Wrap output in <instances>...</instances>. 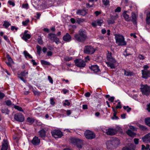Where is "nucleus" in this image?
I'll list each match as a JSON object with an SVG mask.
<instances>
[{
    "label": "nucleus",
    "instance_id": "1",
    "mask_svg": "<svg viewBox=\"0 0 150 150\" xmlns=\"http://www.w3.org/2000/svg\"><path fill=\"white\" fill-rule=\"evenodd\" d=\"M78 33V34L74 35L75 39L79 42H84L87 38V33L86 31L84 29H80Z\"/></svg>",
    "mask_w": 150,
    "mask_h": 150
},
{
    "label": "nucleus",
    "instance_id": "2",
    "mask_svg": "<svg viewBox=\"0 0 150 150\" xmlns=\"http://www.w3.org/2000/svg\"><path fill=\"white\" fill-rule=\"evenodd\" d=\"M107 60L105 63L108 67H110L111 69H114L115 68L116 61L112 57V53L108 51L106 54Z\"/></svg>",
    "mask_w": 150,
    "mask_h": 150
},
{
    "label": "nucleus",
    "instance_id": "3",
    "mask_svg": "<svg viewBox=\"0 0 150 150\" xmlns=\"http://www.w3.org/2000/svg\"><path fill=\"white\" fill-rule=\"evenodd\" d=\"M116 42L119 46H125L127 44V42L125 40L124 37L122 35L117 34L115 35Z\"/></svg>",
    "mask_w": 150,
    "mask_h": 150
},
{
    "label": "nucleus",
    "instance_id": "4",
    "mask_svg": "<svg viewBox=\"0 0 150 150\" xmlns=\"http://www.w3.org/2000/svg\"><path fill=\"white\" fill-rule=\"evenodd\" d=\"M120 140L116 139L112 141H108L106 143L107 147L109 149H112L114 145H117L120 144Z\"/></svg>",
    "mask_w": 150,
    "mask_h": 150
},
{
    "label": "nucleus",
    "instance_id": "5",
    "mask_svg": "<svg viewBox=\"0 0 150 150\" xmlns=\"http://www.w3.org/2000/svg\"><path fill=\"white\" fill-rule=\"evenodd\" d=\"M141 88V91L143 95L148 96L150 94V87L147 85H142Z\"/></svg>",
    "mask_w": 150,
    "mask_h": 150
},
{
    "label": "nucleus",
    "instance_id": "6",
    "mask_svg": "<svg viewBox=\"0 0 150 150\" xmlns=\"http://www.w3.org/2000/svg\"><path fill=\"white\" fill-rule=\"evenodd\" d=\"M76 65L80 68H83L86 65L85 62L81 59H77L74 60Z\"/></svg>",
    "mask_w": 150,
    "mask_h": 150
},
{
    "label": "nucleus",
    "instance_id": "7",
    "mask_svg": "<svg viewBox=\"0 0 150 150\" xmlns=\"http://www.w3.org/2000/svg\"><path fill=\"white\" fill-rule=\"evenodd\" d=\"M28 74V71L26 70H25L20 73H18L17 74L18 77L25 83L26 82L25 79L27 77Z\"/></svg>",
    "mask_w": 150,
    "mask_h": 150
},
{
    "label": "nucleus",
    "instance_id": "8",
    "mask_svg": "<svg viewBox=\"0 0 150 150\" xmlns=\"http://www.w3.org/2000/svg\"><path fill=\"white\" fill-rule=\"evenodd\" d=\"M96 50L91 46H86L84 50V52L87 54H92Z\"/></svg>",
    "mask_w": 150,
    "mask_h": 150
},
{
    "label": "nucleus",
    "instance_id": "9",
    "mask_svg": "<svg viewBox=\"0 0 150 150\" xmlns=\"http://www.w3.org/2000/svg\"><path fill=\"white\" fill-rule=\"evenodd\" d=\"M72 142L77 147L79 148H81L83 144V142L79 139H72L71 140Z\"/></svg>",
    "mask_w": 150,
    "mask_h": 150
},
{
    "label": "nucleus",
    "instance_id": "10",
    "mask_svg": "<svg viewBox=\"0 0 150 150\" xmlns=\"http://www.w3.org/2000/svg\"><path fill=\"white\" fill-rule=\"evenodd\" d=\"M84 135L87 139H93L95 137V134L94 133L89 130L86 131L84 133Z\"/></svg>",
    "mask_w": 150,
    "mask_h": 150
},
{
    "label": "nucleus",
    "instance_id": "11",
    "mask_svg": "<svg viewBox=\"0 0 150 150\" xmlns=\"http://www.w3.org/2000/svg\"><path fill=\"white\" fill-rule=\"evenodd\" d=\"M51 134L55 138H60L62 135V132L59 130H54L51 132Z\"/></svg>",
    "mask_w": 150,
    "mask_h": 150
},
{
    "label": "nucleus",
    "instance_id": "12",
    "mask_svg": "<svg viewBox=\"0 0 150 150\" xmlns=\"http://www.w3.org/2000/svg\"><path fill=\"white\" fill-rule=\"evenodd\" d=\"M14 118L15 120L20 122H22L24 120V117L20 113H17L15 115Z\"/></svg>",
    "mask_w": 150,
    "mask_h": 150
},
{
    "label": "nucleus",
    "instance_id": "13",
    "mask_svg": "<svg viewBox=\"0 0 150 150\" xmlns=\"http://www.w3.org/2000/svg\"><path fill=\"white\" fill-rule=\"evenodd\" d=\"M142 140L144 142L146 143H150V133L145 135L142 138Z\"/></svg>",
    "mask_w": 150,
    "mask_h": 150
},
{
    "label": "nucleus",
    "instance_id": "14",
    "mask_svg": "<svg viewBox=\"0 0 150 150\" xmlns=\"http://www.w3.org/2000/svg\"><path fill=\"white\" fill-rule=\"evenodd\" d=\"M103 22V21L102 19H99L93 22L92 23V25L94 27H96L97 25L101 26Z\"/></svg>",
    "mask_w": 150,
    "mask_h": 150
},
{
    "label": "nucleus",
    "instance_id": "15",
    "mask_svg": "<svg viewBox=\"0 0 150 150\" xmlns=\"http://www.w3.org/2000/svg\"><path fill=\"white\" fill-rule=\"evenodd\" d=\"M32 144L34 145H38L40 142V140L38 137L35 136L31 141Z\"/></svg>",
    "mask_w": 150,
    "mask_h": 150
},
{
    "label": "nucleus",
    "instance_id": "16",
    "mask_svg": "<svg viewBox=\"0 0 150 150\" xmlns=\"http://www.w3.org/2000/svg\"><path fill=\"white\" fill-rule=\"evenodd\" d=\"M8 148V143L6 139H4L2 142L1 150H7Z\"/></svg>",
    "mask_w": 150,
    "mask_h": 150
},
{
    "label": "nucleus",
    "instance_id": "17",
    "mask_svg": "<svg viewBox=\"0 0 150 150\" xmlns=\"http://www.w3.org/2000/svg\"><path fill=\"white\" fill-rule=\"evenodd\" d=\"M28 32V30H25L22 37V39L25 41H26L28 39H30L31 37L30 35V34L27 33Z\"/></svg>",
    "mask_w": 150,
    "mask_h": 150
},
{
    "label": "nucleus",
    "instance_id": "18",
    "mask_svg": "<svg viewBox=\"0 0 150 150\" xmlns=\"http://www.w3.org/2000/svg\"><path fill=\"white\" fill-rule=\"evenodd\" d=\"M142 77L146 79L150 76V70L149 71H142Z\"/></svg>",
    "mask_w": 150,
    "mask_h": 150
},
{
    "label": "nucleus",
    "instance_id": "19",
    "mask_svg": "<svg viewBox=\"0 0 150 150\" xmlns=\"http://www.w3.org/2000/svg\"><path fill=\"white\" fill-rule=\"evenodd\" d=\"M105 133L108 135H113L116 133V131L114 129L109 128L105 129Z\"/></svg>",
    "mask_w": 150,
    "mask_h": 150
},
{
    "label": "nucleus",
    "instance_id": "20",
    "mask_svg": "<svg viewBox=\"0 0 150 150\" xmlns=\"http://www.w3.org/2000/svg\"><path fill=\"white\" fill-rule=\"evenodd\" d=\"M90 69L95 73H97L100 71L97 65L91 66Z\"/></svg>",
    "mask_w": 150,
    "mask_h": 150
},
{
    "label": "nucleus",
    "instance_id": "21",
    "mask_svg": "<svg viewBox=\"0 0 150 150\" xmlns=\"http://www.w3.org/2000/svg\"><path fill=\"white\" fill-rule=\"evenodd\" d=\"M129 12L127 11H125L123 13V16L125 21H129L130 20V17L129 16Z\"/></svg>",
    "mask_w": 150,
    "mask_h": 150
},
{
    "label": "nucleus",
    "instance_id": "22",
    "mask_svg": "<svg viewBox=\"0 0 150 150\" xmlns=\"http://www.w3.org/2000/svg\"><path fill=\"white\" fill-rule=\"evenodd\" d=\"M63 39L65 41L68 42L71 40V37L69 33H67L63 36Z\"/></svg>",
    "mask_w": 150,
    "mask_h": 150
},
{
    "label": "nucleus",
    "instance_id": "23",
    "mask_svg": "<svg viewBox=\"0 0 150 150\" xmlns=\"http://www.w3.org/2000/svg\"><path fill=\"white\" fill-rule=\"evenodd\" d=\"M39 135L41 137H45L46 135V132L44 129L40 130L38 132Z\"/></svg>",
    "mask_w": 150,
    "mask_h": 150
},
{
    "label": "nucleus",
    "instance_id": "24",
    "mask_svg": "<svg viewBox=\"0 0 150 150\" xmlns=\"http://www.w3.org/2000/svg\"><path fill=\"white\" fill-rule=\"evenodd\" d=\"M86 14V12L85 10H78L76 12L77 15L85 16Z\"/></svg>",
    "mask_w": 150,
    "mask_h": 150
},
{
    "label": "nucleus",
    "instance_id": "25",
    "mask_svg": "<svg viewBox=\"0 0 150 150\" xmlns=\"http://www.w3.org/2000/svg\"><path fill=\"white\" fill-rule=\"evenodd\" d=\"M57 37L56 35L53 33H50L48 34V38L51 40H54Z\"/></svg>",
    "mask_w": 150,
    "mask_h": 150
},
{
    "label": "nucleus",
    "instance_id": "26",
    "mask_svg": "<svg viewBox=\"0 0 150 150\" xmlns=\"http://www.w3.org/2000/svg\"><path fill=\"white\" fill-rule=\"evenodd\" d=\"M126 133L128 135L132 137H134L136 135V134L132 132L130 129H128Z\"/></svg>",
    "mask_w": 150,
    "mask_h": 150
},
{
    "label": "nucleus",
    "instance_id": "27",
    "mask_svg": "<svg viewBox=\"0 0 150 150\" xmlns=\"http://www.w3.org/2000/svg\"><path fill=\"white\" fill-rule=\"evenodd\" d=\"M131 17V21L134 23H135L137 20V16L136 14L134 13H132Z\"/></svg>",
    "mask_w": 150,
    "mask_h": 150
},
{
    "label": "nucleus",
    "instance_id": "28",
    "mask_svg": "<svg viewBox=\"0 0 150 150\" xmlns=\"http://www.w3.org/2000/svg\"><path fill=\"white\" fill-rule=\"evenodd\" d=\"M11 25V24L9 22L5 21L4 22L3 26L6 28H7Z\"/></svg>",
    "mask_w": 150,
    "mask_h": 150
},
{
    "label": "nucleus",
    "instance_id": "29",
    "mask_svg": "<svg viewBox=\"0 0 150 150\" xmlns=\"http://www.w3.org/2000/svg\"><path fill=\"white\" fill-rule=\"evenodd\" d=\"M30 88L33 92L34 94L35 95L39 96L40 94V92L35 90L33 87H30Z\"/></svg>",
    "mask_w": 150,
    "mask_h": 150
},
{
    "label": "nucleus",
    "instance_id": "30",
    "mask_svg": "<svg viewBox=\"0 0 150 150\" xmlns=\"http://www.w3.org/2000/svg\"><path fill=\"white\" fill-rule=\"evenodd\" d=\"M146 23L147 24H150V12L147 14L146 18Z\"/></svg>",
    "mask_w": 150,
    "mask_h": 150
},
{
    "label": "nucleus",
    "instance_id": "31",
    "mask_svg": "<svg viewBox=\"0 0 150 150\" xmlns=\"http://www.w3.org/2000/svg\"><path fill=\"white\" fill-rule=\"evenodd\" d=\"M41 62L42 65H50L51 64L49 62L44 60H41Z\"/></svg>",
    "mask_w": 150,
    "mask_h": 150
},
{
    "label": "nucleus",
    "instance_id": "32",
    "mask_svg": "<svg viewBox=\"0 0 150 150\" xmlns=\"http://www.w3.org/2000/svg\"><path fill=\"white\" fill-rule=\"evenodd\" d=\"M34 121V118L30 117H28L27 119V122L29 124H33Z\"/></svg>",
    "mask_w": 150,
    "mask_h": 150
},
{
    "label": "nucleus",
    "instance_id": "33",
    "mask_svg": "<svg viewBox=\"0 0 150 150\" xmlns=\"http://www.w3.org/2000/svg\"><path fill=\"white\" fill-rule=\"evenodd\" d=\"M124 74L127 76H131L132 75L133 73L129 71H126L125 70Z\"/></svg>",
    "mask_w": 150,
    "mask_h": 150
},
{
    "label": "nucleus",
    "instance_id": "34",
    "mask_svg": "<svg viewBox=\"0 0 150 150\" xmlns=\"http://www.w3.org/2000/svg\"><path fill=\"white\" fill-rule=\"evenodd\" d=\"M145 122L147 125L150 127V117L146 118L145 120Z\"/></svg>",
    "mask_w": 150,
    "mask_h": 150
},
{
    "label": "nucleus",
    "instance_id": "35",
    "mask_svg": "<svg viewBox=\"0 0 150 150\" xmlns=\"http://www.w3.org/2000/svg\"><path fill=\"white\" fill-rule=\"evenodd\" d=\"M1 112L3 113L8 114H9V111L7 108H4L1 110Z\"/></svg>",
    "mask_w": 150,
    "mask_h": 150
},
{
    "label": "nucleus",
    "instance_id": "36",
    "mask_svg": "<svg viewBox=\"0 0 150 150\" xmlns=\"http://www.w3.org/2000/svg\"><path fill=\"white\" fill-rule=\"evenodd\" d=\"M24 54L26 58L28 57L30 58H32V57L28 53V52L25 51L24 52Z\"/></svg>",
    "mask_w": 150,
    "mask_h": 150
},
{
    "label": "nucleus",
    "instance_id": "37",
    "mask_svg": "<svg viewBox=\"0 0 150 150\" xmlns=\"http://www.w3.org/2000/svg\"><path fill=\"white\" fill-rule=\"evenodd\" d=\"M122 150H134V149L133 148L125 146L122 148Z\"/></svg>",
    "mask_w": 150,
    "mask_h": 150
},
{
    "label": "nucleus",
    "instance_id": "38",
    "mask_svg": "<svg viewBox=\"0 0 150 150\" xmlns=\"http://www.w3.org/2000/svg\"><path fill=\"white\" fill-rule=\"evenodd\" d=\"M111 19L109 20L108 21L109 24H112L115 23V20L113 19V18H111Z\"/></svg>",
    "mask_w": 150,
    "mask_h": 150
},
{
    "label": "nucleus",
    "instance_id": "39",
    "mask_svg": "<svg viewBox=\"0 0 150 150\" xmlns=\"http://www.w3.org/2000/svg\"><path fill=\"white\" fill-rule=\"evenodd\" d=\"M84 21H85V20L83 18H79L76 21V22L79 24H81Z\"/></svg>",
    "mask_w": 150,
    "mask_h": 150
},
{
    "label": "nucleus",
    "instance_id": "40",
    "mask_svg": "<svg viewBox=\"0 0 150 150\" xmlns=\"http://www.w3.org/2000/svg\"><path fill=\"white\" fill-rule=\"evenodd\" d=\"M36 48L37 50L38 53L39 54H40L42 49L41 47L39 45H36Z\"/></svg>",
    "mask_w": 150,
    "mask_h": 150
},
{
    "label": "nucleus",
    "instance_id": "41",
    "mask_svg": "<svg viewBox=\"0 0 150 150\" xmlns=\"http://www.w3.org/2000/svg\"><path fill=\"white\" fill-rule=\"evenodd\" d=\"M14 108L15 109L17 110L20 111H23V109L22 108L17 105H15Z\"/></svg>",
    "mask_w": 150,
    "mask_h": 150
},
{
    "label": "nucleus",
    "instance_id": "42",
    "mask_svg": "<svg viewBox=\"0 0 150 150\" xmlns=\"http://www.w3.org/2000/svg\"><path fill=\"white\" fill-rule=\"evenodd\" d=\"M123 108L124 109L126 110L127 112H129L131 110V108H129L128 106H123Z\"/></svg>",
    "mask_w": 150,
    "mask_h": 150
},
{
    "label": "nucleus",
    "instance_id": "43",
    "mask_svg": "<svg viewBox=\"0 0 150 150\" xmlns=\"http://www.w3.org/2000/svg\"><path fill=\"white\" fill-rule=\"evenodd\" d=\"M111 18H113L115 20L117 19L118 17V15L117 13H115L113 16H110Z\"/></svg>",
    "mask_w": 150,
    "mask_h": 150
},
{
    "label": "nucleus",
    "instance_id": "44",
    "mask_svg": "<svg viewBox=\"0 0 150 150\" xmlns=\"http://www.w3.org/2000/svg\"><path fill=\"white\" fill-rule=\"evenodd\" d=\"M103 4L105 6H107L109 4V0H102Z\"/></svg>",
    "mask_w": 150,
    "mask_h": 150
},
{
    "label": "nucleus",
    "instance_id": "45",
    "mask_svg": "<svg viewBox=\"0 0 150 150\" xmlns=\"http://www.w3.org/2000/svg\"><path fill=\"white\" fill-rule=\"evenodd\" d=\"M29 22V19H27L25 20L24 21H23L22 22V24L24 26H26L27 25L28 23Z\"/></svg>",
    "mask_w": 150,
    "mask_h": 150
},
{
    "label": "nucleus",
    "instance_id": "46",
    "mask_svg": "<svg viewBox=\"0 0 150 150\" xmlns=\"http://www.w3.org/2000/svg\"><path fill=\"white\" fill-rule=\"evenodd\" d=\"M143 68H144V69L142 70V71L149 70H147V69L149 68V67L148 66V65H144L143 66Z\"/></svg>",
    "mask_w": 150,
    "mask_h": 150
},
{
    "label": "nucleus",
    "instance_id": "47",
    "mask_svg": "<svg viewBox=\"0 0 150 150\" xmlns=\"http://www.w3.org/2000/svg\"><path fill=\"white\" fill-rule=\"evenodd\" d=\"M122 108V106L121 104V103L120 102H118L117 105L116 107V109L119 108Z\"/></svg>",
    "mask_w": 150,
    "mask_h": 150
},
{
    "label": "nucleus",
    "instance_id": "48",
    "mask_svg": "<svg viewBox=\"0 0 150 150\" xmlns=\"http://www.w3.org/2000/svg\"><path fill=\"white\" fill-rule=\"evenodd\" d=\"M139 127L142 130H146L147 129L146 127L145 126L143 125H140Z\"/></svg>",
    "mask_w": 150,
    "mask_h": 150
},
{
    "label": "nucleus",
    "instance_id": "49",
    "mask_svg": "<svg viewBox=\"0 0 150 150\" xmlns=\"http://www.w3.org/2000/svg\"><path fill=\"white\" fill-rule=\"evenodd\" d=\"M53 41L57 44H58L60 43L59 39L57 37Z\"/></svg>",
    "mask_w": 150,
    "mask_h": 150
},
{
    "label": "nucleus",
    "instance_id": "50",
    "mask_svg": "<svg viewBox=\"0 0 150 150\" xmlns=\"http://www.w3.org/2000/svg\"><path fill=\"white\" fill-rule=\"evenodd\" d=\"M38 42L40 45H42L43 44V41L41 38H39L38 39Z\"/></svg>",
    "mask_w": 150,
    "mask_h": 150
},
{
    "label": "nucleus",
    "instance_id": "51",
    "mask_svg": "<svg viewBox=\"0 0 150 150\" xmlns=\"http://www.w3.org/2000/svg\"><path fill=\"white\" fill-rule=\"evenodd\" d=\"M64 60L67 61H69L72 59L71 57H64Z\"/></svg>",
    "mask_w": 150,
    "mask_h": 150
},
{
    "label": "nucleus",
    "instance_id": "52",
    "mask_svg": "<svg viewBox=\"0 0 150 150\" xmlns=\"http://www.w3.org/2000/svg\"><path fill=\"white\" fill-rule=\"evenodd\" d=\"M8 3L11 5H12L13 6H15V4L13 1L11 0H9L8 1Z\"/></svg>",
    "mask_w": 150,
    "mask_h": 150
},
{
    "label": "nucleus",
    "instance_id": "53",
    "mask_svg": "<svg viewBox=\"0 0 150 150\" xmlns=\"http://www.w3.org/2000/svg\"><path fill=\"white\" fill-rule=\"evenodd\" d=\"M48 80H49V81L51 84H52L53 83V79L50 76H48Z\"/></svg>",
    "mask_w": 150,
    "mask_h": 150
},
{
    "label": "nucleus",
    "instance_id": "54",
    "mask_svg": "<svg viewBox=\"0 0 150 150\" xmlns=\"http://www.w3.org/2000/svg\"><path fill=\"white\" fill-rule=\"evenodd\" d=\"M50 103L52 105H54L55 104V102L53 98H51L50 99Z\"/></svg>",
    "mask_w": 150,
    "mask_h": 150
},
{
    "label": "nucleus",
    "instance_id": "55",
    "mask_svg": "<svg viewBox=\"0 0 150 150\" xmlns=\"http://www.w3.org/2000/svg\"><path fill=\"white\" fill-rule=\"evenodd\" d=\"M22 7L23 8L28 9V4H23L22 5Z\"/></svg>",
    "mask_w": 150,
    "mask_h": 150
},
{
    "label": "nucleus",
    "instance_id": "56",
    "mask_svg": "<svg viewBox=\"0 0 150 150\" xmlns=\"http://www.w3.org/2000/svg\"><path fill=\"white\" fill-rule=\"evenodd\" d=\"M62 111L63 112H66L67 114L68 115H69L71 114V112L69 110H63Z\"/></svg>",
    "mask_w": 150,
    "mask_h": 150
},
{
    "label": "nucleus",
    "instance_id": "57",
    "mask_svg": "<svg viewBox=\"0 0 150 150\" xmlns=\"http://www.w3.org/2000/svg\"><path fill=\"white\" fill-rule=\"evenodd\" d=\"M70 105V103L67 100H65V102L64 103V105L69 106Z\"/></svg>",
    "mask_w": 150,
    "mask_h": 150
},
{
    "label": "nucleus",
    "instance_id": "58",
    "mask_svg": "<svg viewBox=\"0 0 150 150\" xmlns=\"http://www.w3.org/2000/svg\"><path fill=\"white\" fill-rule=\"evenodd\" d=\"M6 104L9 106L11 105H12V103L11 101L10 100H8L5 102Z\"/></svg>",
    "mask_w": 150,
    "mask_h": 150
},
{
    "label": "nucleus",
    "instance_id": "59",
    "mask_svg": "<svg viewBox=\"0 0 150 150\" xmlns=\"http://www.w3.org/2000/svg\"><path fill=\"white\" fill-rule=\"evenodd\" d=\"M139 139H138L135 138L134 139V141L135 144L137 145L138 144Z\"/></svg>",
    "mask_w": 150,
    "mask_h": 150
},
{
    "label": "nucleus",
    "instance_id": "60",
    "mask_svg": "<svg viewBox=\"0 0 150 150\" xmlns=\"http://www.w3.org/2000/svg\"><path fill=\"white\" fill-rule=\"evenodd\" d=\"M129 128L131 130L134 131H136L137 129L135 127H133L132 126H129Z\"/></svg>",
    "mask_w": 150,
    "mask_h": 150
},
{
    "label": "nucleus",
    "instance_id": "61",
    "mask_svg": "<svg viewBox=\"0 0 150 150\" xmlns=\"http://www.w3.org/2000/svg\"><path fill=\"white\" fill-rule=\"evenodd\" d=\"M116 112H114L113 113V117H112V119H117L118 117L116 116Z\"/></svg>",
    "mask_w": 150,
    "mask_h": 150
},
{
    "label": "nucleus",
    "instance_id": "62",
    "mask_svg": "<svg viewBox=\"0 0 150 150\" xmlns=\"http://www.w3.org/2000/svg\"><path fill=\"white\" fill-rule=\"evenodd\" d=\"M121 11V8L120 7H117L115 10V12H120Z\"/></svg>",
    "mask_w": 150,
    "mask_h": 150
},
{
    "label": "nucleus",
    "instance_id": "63",
    "mask_svg": "<svg viewBox=\"0 0 150 150\" xmlns=\"http://www.w3.org/2000/svg\"><path fill=\"white\" fill-rule=\"evenodd\" d=\"M115 98L114 97H111L109 98L108 99V100L110 101L111 102H112L114 100Z\"/></svg>",
    "mask_w": 150,
    "mask_h": 150
},
{
    "label": "nucleus",
    "instance_id": "64",
    "mask_svg": "<svg viewBox=\"0 0 150 150\" xmlns=\"http://www.w3.org/2000/svg\"><path fill=\"white\" fill-rule=\"evenodd\" d=\"M62 91L63 92V93L64 94H66L69 92V91L68 90L65 88L63 89Z\"/></svg>",
    "mask_w": 150,
    "mask_h": 150
}]
</instances>
